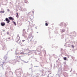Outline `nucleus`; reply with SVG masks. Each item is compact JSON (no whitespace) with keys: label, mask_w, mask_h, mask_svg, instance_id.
I'll list each match as a JSON object with an SVG mask.
<instances>
[{"label":"nucleus","mask_w":77,"mask_h":77,"mask_svg":"<svg viewBox=\"0 0 77 77\" xmlns=\"http://www.w3.org/2000/svg\"><path fill=\"white\" fill-rule=\"evenodd\" d=\"M5 20L7 22V23H9V22H10V21L9 20V19H8V18H6L5 19Z\"/></svg>","instance_id":"nucleus-1"},{"label":"nucleus","mask_w":77,"mask_h":77,"mask_svg":"<svg viewBox=\"0 0 77 77\" xmlns=\"http://www.w3.org/2000/svg\"><path fill=\"white\" fill-rule=\"evenodd\" d=\"M33 38V37L32 35H30L29 37V39H30V41H32V39Z\"/></svg>","instance_id":"nucleus-2"},{"label":"nucleus","mask_w":77,"mask_h":77,"mask_svg":"<svg viewBox=\"0 0 77 77\" xmlns=\"http://www.w3.org/2000/svg\"><path fill=\"white\" fill-rule=\"evenodd\" d=\"M8 18L10 20H12V21L14 20V19L12 17H9Z\"/></svg>","instance_id":"nucleus-3"},{"label":"nucleus","mask_w":77,"mask_h":77,"mask_svg":"<svg viewBox=\"0 0 77 77\" xmlns=\"http://www.w3.org/2000/svg\"><path fill=\"white\" fill-rule=\"evenodd\" d=\"M1 25L2 26H4L5 25V23L4 22H2L1 23Z\"/></svg>","instance_id":"nucleus-4"},{"label":"nucleus","mask_w":77,"mask_h":77,"mask_svg":"<svg viewBox=\"0 0 77 77\" xmlns=\"http://www.w3.org/2000/svg\"><path fill=\"white\" fill-rule=\"evenodd\" d=\"M16 16L17 18H18V13H16Z\"/></svg>","instance_id":"nucleus-5"},{"label":"nucleus","mask_w":77,"mask_h":77,"mask_svg":"<svg viewBox=\"0 0 77 77\" xmlns=\"http://www.w3.org/2000/svg\"><path fill=\"white\" fill-rule=\"evenodd\" d=\"M13 23H14L15 26H16L17 25V24H16V23H15V22L13 21Z\"/></svg>","instance_id":"nucleus-6"},{"label":"nucleus","mask_w":77,"mask_h":77,"mask_svg":"<svg viewBox=\"0 0 77 77\" xmlns=\"http://www.w3.org/2000/svg\"><path fill=\"white\" fill-rule=\"evenodd\" d=\"M63 59L65 60H66V57H64L63 58Z\"/></svg>","instance_id":"nucleus-7"},{"label":"nucleus","mask_w":77,"mask_h":77,"mask_svg":"<svg viewBox=\"0 0 77 77\" xmlns=\"http://www.w3.org/2000/svg\"><path fill=\"white\" fill-rule=\"evenodd\" d=\"M45 24V26H48V23H46Z\"/></svg>","instance_id":"nucleus-8"},{"label":"nucleus","mask_w":77,"mask_h":77,"mask_svg":"<svg viewBox=\"0 0 77 77\" xmlns=\"http://www.w3.org/2000/svg\"><path fill=\"white\" fill-rule=\"evenodd\" d=\"M25 3H27V0H25Z\"/></svg>","instance_id":"nucleus-9"},{"label":"nucleus","mask_w":77,"mask_h":77,"mask_svg":"<svg viewBox=\"0 0 77 77\" xmlns=\"http://www.w3.org/2000/svg\"><path fill=\"white\" fill-rule=\"evenodd\" d=\"M20 45H21V46H23V45L22 43L21 44H20Z\"/></svg>","instance_id":"nucleus-10"},{"label":"nucleus","mask_w":77,"mask_h":77,"mask_svg":"<svg viewBox=\"0 0 77 77\" xmlns=\"http://www.w3.org/2000/svg\"><path fill=\"white\" fill-rule=\"evenodd\" d=\"M72 48H74V46L73 45H72Z\"/></svg>","instance_id":"nucleus-11"},{"label":"nucleus","mask_w":77,"mask_h":77,"mask_svg":"<svg viewBox=\"0 0 77 77\" xmlns=\"http://www.w3.org/2000/svg\"><path fill=\"white\" fill-rule=\"evenodd\" d=\"M2 13H5V11H2Z\"/></svg>","instance_id":"nucleus-12"},{"label":"nucleus","mask_w":77,"mask_h":77,"mask_svg":"<svg viewBox=\"0 0 77 77\" xmlns=\"http://www.w3.org/2000/svg\"><path fill=\"white\" fill-rule=\"evenodd\" d=\"M62 25H63V23H61V25H60V26H62Z\"/></svg>","instance_id":"nucleus-13"},{"label":"nucleus","mask_w":77,"mask_h":77,"mask_svg":"<svg viewBox=\"0 0 77 77\" xmlns=\"http://www.w3.org/2000/svg\"><path fill=\"white\" fill-rule=\"evenodd\" d=\"M7 35H9V32H7Z\"/></svg>","instance_id":"nucleus-14"},{"label":"nucleus","mask_w":77,"mask_h":77,"mask_svg":"<svg viewBox=\"0 0 77 77\" xmlns=\"http://www.w3.org/2000/svg\"><path fill=\"white\" fill-rule=\"evenodd\" d=\"M25 41V40H22V42H24Z\"/></svg>","instance_id":"nucleus-15"},{"label":"nucleus","mask_w":77,"mask_h":77,"mask_svg":"<svg viewBox=\"0 0 77 77\" xmlns=\"http://www.w3.org/2000/svg\"><path fill=\"white\" fill-rule=\"evenodd\" d=\"M21 54H23V53H20Z\"/></svg>","instance_id":"nucleus-16"},{"label":"nucleus","mask_w":77,"mask_h":77,"mask_svg":"<svg viewBox=\"0 0 77 77\" xmlns=\"http://www.w3.org/2000/svg\"><path fill=\"white\" fill-rule=\"evenodd\" d=\"M8 11H9V9H8Z\"/></svg>","instance_id":"nucleus-17"}]
</instances>
